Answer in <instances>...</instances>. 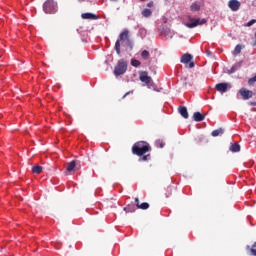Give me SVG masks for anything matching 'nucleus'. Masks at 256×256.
<instances>
[{
    "label": "nucleus",
    "instance_id": "1",
    "mask_svg": "<svg viewBox=\"0 0 256 256\" xmlns=\"http://www.w3.org/2000/svg\"><path fill=\"white\" fill-rule=\"evenodd\" d=\"M149 151H151V145L145 141L135 142L132 146V154L143 157V161H151V154H147Z\"/></svg>",
    "mask_w": 256,
    "mask_h": 256
},
{
    "label": "nucleus",
    "instance_id": "2",
    "mask_svg": "<svg viewBox=\"0 0 256 256\" xmlns=\"http://www.w3.org/2000/svg\"><path fill=\"white\" fill-rule=\"evenodd\" d=\"M121 45L122 47H129L130 51L133 50V42L129 38V30L125 29L123 30L120 35L118 40L115 43V51L117 55H121Z\"/></svg>",
    "mask_w": 256,
    "mask_h": 256
},
{
    "label": "nucleus",
    "instance_id": "3",
    "mask_svg": "<svg viewBox=\"0 0 256 256\" xmlns=\"http://www.w3.org/2000/svg\"><path fill=\"white\" fill-rule=\"evenodd\" d=\"M43 11L47 15H54L57 12V2L55 0H46L43 4Z\"/></svg>",
    "mask_w": 256,
    "mask_h": 256
},
{
    "label": "nucleus",
    "instance_id": "4",
    "mask_svg": "<svg viewBox=\"0 0 256 256\" xmlns=\"http://www.w3.org/2000/svg\"><path fill=\"white\" fill-rule=\"evenodd\" d=\"M124 73H127V61L121 59L114 68V75L119 77V75H124Z\"/></svg>",
    "mask_w": 256,
    "mask_h": 256
},
{
    "label": "nucleus",
    "instance_id": "5",
    "mask_svg": "<svg viewBox=\"0 0 256 256\" xmlns=\"http://www.w3.org/2000/svg\"><path fill=\"white\" fill-rule=\"evenodd\" d=\"M140 81L146 83L149 89H155V85L151 84V76H149L147 72L144 71L140 73Z\"/></svg>",
    "mask_w": 256,
    "mask_h": 256
},
{
    "label": "nucleus",
    "instance_id": "6",
    "mask_svg": "<svg viewBox=\"0 0 256 256\" xmlns=\"http://www.w3.org/2000/svg\"><path fill=\"white\" fill-rule=\"evenodd\" d=\"M191 23H187L186 27H188V29H193L194 27H197L198 25H205V23H207V20L205 18L203 19H192Z\"/></svg>",
    "mask_w": 256,
    "mask_h": 256
},
{
    "label": "nucleus",
    "instance_id": "7",
    "mask_svg": "<svg viewBox=\"0 0 256 256\" xmlns=\"http://www.w3.org/2000/svg\"><path fill=\"white\" fill-rule=\"evenodd\" d=\"M239 94L241 95V97L244 101H247V100L251 99V97H253V91L248 90L246 88H241L239 90Z\"/></svg>",
    "mask_w": 256,
    "mask_h": 256
},
{
    "label": "nucleus",
    "instance_id": "8",
    "mask_svg": "<svg viewBox=\"0 0 256 256\" xmlns=\"http://www.w3.org/2000/svg\"><path fill=\"white\" fill-rule=\"evenodd\" d=\"M228 7L231 9V11H239V8L241 7V2L238 0H230L228 2Z\"/></svg>",
    "mask_w": 256,
    "mask_h": 256
},
{
    "label": "nucleus",
    "instance_id": "9",
    "mask_svg": "<svg viewBox=\"0 0 256 256\" xmlns=\"http://www.w3.org/2000/svg\"><path fill=\"white\" fill-rule=\"evenodd\" d=\"M215 89L219 93H227V89H229V84L225 82L218 83L216 84Z\"/></svg>",
    "mask_w": 256,
    "mask_h": 256
},
{
    "label": "nucleus",
    "instance_id": "10",
    "mask_svg": "<svg viewBox=\"0 0 256 256\" xmlns=\"http://www.w3.org/2000/svg\"><path fill=\"white\" fill-rule=\"evenodd\" d=\"M79 169H81V167H77V162L75 161L69 162L66 166V171H68V173H73V171H79Z\"/></svg>",
    "mask_w": 256,
    "mask_h": 256
},
{
    "label": "nucleus",
    "instance_id": "11",
    "mask_svg": "<svg viewBox=\"0 0 256 256\" xmlns=\"http://www.w3.org/2000/svg\"><path fill=\"white\" fill-rule=\"evenodd\" d=\"M178 113L184 118V119H189V112L187 111V107L185 106H180L178 108Z\"/></svg>",
    "mask_w": 256,
    "mask_h": 256
},
{
    "label": "nucleus",
    "instance_id": "12",
    "mask_svg": "<svg viewBox=\"0 0 256 256\" xmlns=\"http://www.w3.org/2000/svg\"><path fill=\"white\" fill-rule=\"evenodd\" d=\"M193 60V56L191 54H184L181 57V63H184L185 65H187V63H191V61Z\"/></svg>",
    "mask_w": 256,
    "mask_h": 256
},
{
    "label": "nucleus",
    "instance_id": "13",
    "mask_svg": "<svg viewBox=\"0 0 256 256\" xmlns=\"http://www.w3.org/2000/svg\"><path fill=\"white\" fill-rule=\"evenodd\" d=\"M81 17H82V19H90V20H93V21L99 19V16H97V15H95L93 13H89V12L83 13L81 15Z\"/></svg>",
    "mask_w": 256,
    "mask_h": 256
},
{
    "label": "nucleus",
    "instance_id": "14",
    "mask_svg": "<svg viewBox=\"0 0 256 256\" xmlns=\"http://www.w3.org/2000/svg\"><path fill=\"white\" fill-rule=\"evenodd\" d=\"M229 151L232 153H239V151H241V146L237 142L230 144Z\"/></svg>",
    "mask_w": 256,
    "mask_h": 256
},
{
    "label": "nucleus",
    "instance_id": "15",
    "mask_svg": "<svg viewBox=\"0 0 256 256\" xmlns=\"http://www.w3.org/2000/svg\"><path fill=\"white\" fill-rule=\"evenodd\" d=\"M193 119L197 123H200L201 121H205V115L201 114L200 112H195L193 114Z\"/></svg>",
    "mask_w": 256,
    "mask_h": 256
},
{
    "label": "nucleus",
    "instance_id": "16",
    "mask_svg": "<svg viewBox=\"0 0 256 256\" xmlns=\"http://www.w3.org/2000/svg\"><path fill=\"white\" fill-rule=\"evenodd\" d=\"M223 133H225L223 128H218V129L212 131L211 135H212V137H219V136L223 135Z\"/></svg>",
    "mask_w": 256,
    "mask_h": 256
},
{
    "label": "nucleus",
    "instance_id": "17",
    "mask_svg": "<svg viewBox=\"0 0 256 256\" xmlns=\"http://www.w3.org/2000/svg\"><path fill=\"white\" fill-rule=\"evenodd\" d=\"M43 171V167L36 165L32 167V172L35 173L36 175L41 174V172Z\"/></svg>",
    "mask_w": 256,
    "mask_h": 256
},
{
    "label": "nucleus",
    "instance_id": "18",
    "mask_svg": "<svg viewBox=\"0 0 256 256\" xmlns=\"http://www.w3.org/2000/svg\"><path fill=\"white\" fill-rule=\"evenodd\" d=\"M155 147H157L158 149H163V147H165V141H163L162 139L156 140Z\"/></svg>",
    "mask_w": 256,
    "mask_h": 256
},
{
    "label": "nucleus",
    "instance_id": "19",
    "mask_svg": "<svg viewBox=\"0 0 256 256\" xmlns=\"http://www.w3.org/2000/svg\"><path fill=\"white\" fill-rule=\"evenodd\" d=\"M191 11H200L201 6L199 4H197V2L192 3V5L190 6Z\"/></svg>",
    "mask_w": 256,
    "mask_h": 256
},
{
    "label": "nucleus",
    "instance_id": "20",
    "mask_svg": "<svg viewBox=\"0 0 256 256\" xmlns=\"http://www.w3.org/2000/svg\"><path fill=\"white\" fill-rule=\"evenodd\" d=\"M142 15L143 17H151V15H153V12L151 11V9L146 8L142 11Z\"/></svg>",
    "mask_w": 256,
    "mask_h": 256
},
{
    "label": "nucleus",
    "instance_id": "21",
    "mask_svg": "<svg viewBox=\"0 0 256 256\" xmlns=\"http://www.w3.org/2000/svg\"><path fill=\"white\" fill-rule=\"evenodd\" d=\"M124 211L126 213H135V206L133 205H128L127 207L124 208Z\"/></svg>",
    "mask_w": 256,
    "mask_h": 256
},
{
    "label": "nucleus",
    "instance_id": "22",
    "mask_svg": "<svg viewBox=\"0 0 256 256\" xmlns=\"http://www.w3.org/2000/svg\"><path fill=\"white\" fill-rule=\"evenodd\" d=\"M149 208V203L143 202L140 205H138V209H142V211H145Z\"/></svg>",
    "mask_w": 256,
    "mask_h": 256
},
{
    "label": "nucleus",
    "instance_id": "23",
    "mask_svg": "<svg viewBox=\"0 0 256 256\" xmlns=\"http://www.w3.org/2000/svg\"><path fill=\"white\" fill-rule=\"evenodd\" d=\"M247 249H250L251 255L256 256V242H254L251 248L247 246Z\"/></svg>",
    "mask_w": 256,
    "mask_h": 256
},
{
    "label": "nucleus",
    "instance_id": "24",
    "mask_svg": "<svg viewBox=\"0 0 256 256\" xmlns=\"http://www.w3.org/2000/svg\"><path fill=\"white\" fill-rule=\"evenodd\" d=\"M131 65H132V67H139L141 65V62L137 59H132Z\"/></svg>",
    "mask_w": 256,
    "mask_h": 256
},
{
    "label": "nucleus",
    "instance_id": "25",
    "mask_svg": "<svg viewBox=\"0 0 256 256\" xmlns=\"http://www.w3.org/2000/svg\"><path fill=\"white\" fill-rule=\"evenodd\" d=\"M149 51L143 50L141 53V57L144 58L145 60L149 59Z\"/></svg>",
    "mask_w": 256,
    "mask_h": 256
},
{
    "label": "nucleus",
    "instance_id": "26",
    "mask_svg": "<svg viewBox=\"0 0 256 256\" xmlns=\"http://www.w3.org/2000/svg\"><path fill=\"white\" fill-rule=\"evenodd\" d=\"M241 45H237L235 48H234V51H233V53H234V55H239V53H241Z\"/></svg>",
    "mask_w": 256,
    "mask_h": 256
},
{
    "label": "nucleus",
    "instance_id": "27",
    "mask_svg": "<svg viewBox=\"0 0 256 256\" xmlns=\"http://www.w3.org/2000/svg\"><path fill=\"white\" fill-rule=\"evenodd\" d=\"M256 83V75L248 80V85L253 86Z\"/></svg>",
    "mask_w": 256,
    "mask_h": 256
},
{
    "label": "nucleus",
    "instance_id": "28",
    "mask_svg": "<svg viewBox=\"0 0 256 256\" xmlns=\"http://www.w3.org/2000/svg\"><path fill=\"white\" fill-rule=\"evenodd\" d=\"M173 195V188L168 187L166 190V197H171Z\"/></svg>",
    "mask_w": 256,
    "mask_h": 256
},
{
    "label": "nucleus",
    "instance_id": "29",
    "mask_svg": "<svg viewBox=\"0 0 256 256\" xmlns=\"http://www.w3.org/2000/svg\"><path fill=\"white\" fill-rule=\"evenodd\" d=\"M243 167H246V169H249V168L253 167V162H244Z\"/></svg>",
    "mask_w": 256,
    "mask_h": 256
},
{
    "label": "nucleus",
    "instance_id": "30",
    "mask_svg": "<svg viewBox=\"0 0 256 256\" xmlns=\"http://www.w3.org/2000/svg\"><path fill=\"white\" fill-rule=\"evenodd\" d=\"M256 20L252 19L248 23L245 24V27H251V25H255Z\"/></svg>",
    "mask_w": 256,
    "mask_h": 256
},
{
    "label": "nucleus",
    "instance_id": "31",
    "mask_svg": "<svg viewBox=\"0 0 256 256\" xmlns=\"http://www.w3.org/2000/svg\"><path fill=\"white\" fill-rule=\"evenodd\" d=\"M193 67H195V62H191L189 63V69H193Z\"/></svg>",
    "mask_w": 256,
    "mask_h": 256
},
{
    "label": "nucleus",
    "instance_id": "32",
    "mask_svg": "<svg viewBox=\"0 0 256 256\" xmlns=\"http://www.w3.org/2000/svg\"><path fill=\"white\" fill-rule=\"evenodd\" d=\"M136 207L138 208L141 203L139 202V198H135Z\"/></svg>",
    "mask_w": 256,
    "mask_h": 256
},
{
    "label": "nucleus",
    "instance_id": "33",
    "mask_svg": "<svg viewBox=\"0 0 256 256\" xmlns=\"http://www.w3.org/2000/svg\"><path fill=\"white\" fill-rule=\"evenodd\" d=\"M147 7H153V2H149V3L147 4Z\"/></svg>",
    "mask_w": 256,
    "mask_h": 256
},
{
    "label": "nucleus",
    "instance_id": "34",
    "mask_svg": "<svg viewBox=\"0 0 256 256\" xmlns=\"http://www.w3.org/2000/svg\"><path fill=\"white\" fill-rule=\"evenodd\" d=\"M131 92H127L124 96L123 99H125V97H127V95H129Z\"/></svg>",
    "mask_w": 256,
    "mask_h": 256
},
{
    "label": "nucleus",
    "instance_id": "35",
    "mask_svg": "<svg viewBox=\"0 0 256 256\" xmlns=\"http://www.w3.org/2000/svg\"><path fill=\"white\" fill-rule=\"evenodd\" d=\"M250 105L256 106V102H250Z\"/></svg>",
    "mask_w": 256,
    "mask_h": 256
},
{
    "label": "nucleus",
    "instance_id": "36",
    "mask_svg": "<svg viewBox=\"0 0 256 256\" xmlns=\"http://www.w3.org/2000/svg\"><path fill=\"white\" fill-rule=\"evenodd\" d=\"M208 54H210L211 52L207 51Z\"/></svg>",
    "mask_w": 256,
    "mask_h": 256
},
{
    "label": "nucleus",
    "instance_id": "37",
    "mask_svg": "<svg viewBox=\"0 0 256 256\" xmlns=\"http://www.w3.org/2000/svg\"><path fill=\"white\" fill-rule=\"evenodd\" d=\"M110 1H117V0H110Z\"/></svg>",
    "mask_w": 256,
    "mask_h": 256
},
{
    "label": "nucleus",
    "instance_id": "38",
    "mask_svg": "<svg viewBox=\"0 0 256 256\" xmlns=\"http://www.w3.org/2000/svg\"><path fill=\"white\" fill-rule=\"evenodd\" d=\"M80 1H83V0H80Z\"/></svg>",
    "mask_w": 256,
    "mask_h": 256
}]
</instances>
